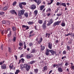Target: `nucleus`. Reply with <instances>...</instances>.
Instances as JSON below:
<instances>
[{
  "label": "nucleus",
  "instance_id": "nucleus-1",
  "mask_svg": "<svg viewBox=\"0 0 74 74\" xmlns=\"http://www.w3.org/2000/svg\"><path fill=\"white\" fill-rule=\"evenodd\" d=\"M23 66L24 69H26L27 71H29L31 67L30 65H28V64H25Z\"/></svg>",
  "mask_w": 74,
  "mask_h": 74
},
{
  "label": "nucleus",
  "instance_id": "nucleus-2",
  "mask_svg": "<svg viewBox=\"0 0 74 74\" xmlns=\"http://www.w3.org/2000/svg\"><path fill=\"white\" fill-rule=\"evenodd\" d=\"M43 29L45 30L47 29V20L44 21L42 25Z\"/></svg>",
  "mask_w": 74,
  "mask_h": 74
},
{
  "label": "nucleus",
  "instance_id": "nucleus-3",
  "mask_svg": "<svg viewBox=\"0 0 74 74\" xmlns=\"http://www.w3.org/2000/svg\"><path fill=\"white\" fill-rule=\"evenodd\" d=\"M18 15L19 16H22V15H23L24 14V11L23 10H19L18 12Z\"/></svg>",
  "mask_w": 74,
  "mask_h": 74
},
{
  "label": "nucleus",
  "instance_id": "nucleus-4",
  "mask_svg": "<svg viewBox=\"0 0 74 74\" xmlns=\"http://www.w3.org/2000/svg\"><path fill=\"white\" fill-rule=\"evenodd\" d=\"M23 5H26V3L25 2H21L19 4V7L21 8V9H22L23 8V7H22Z\"/></svg>",
  "mask_w": 74,
  "mask_h": 74
},
{
  "label": "nucleus",
  "instance_id": "nucleus-5",
  "mask_svg": "<svg viewBox=\"0 0 74 74\" xmlns=\"http://www.w3.org/2000/svg\"><path fill=\"white\" fill-rule=\"evenodd\" d=\"M19 45L20 47H18V49L19 50H22L23 49V43L19 42Z\"/></svg>",
  "mask_w": 74,
  "mask_h": 74
},
{
  "label": "nucleus",
  "instance_id": "nucleus-6",
  "mask_svg": "<svg viewBox=\"0 0 74 74\" xmlns=\"http://www.w3.org/2000/svg\"><path fill=\"white\" fill-rule=\"evenodd\" d=\"M36 8V6L34 5H31L29 7V8L31 10H35Z\"/></svg>",
  "mask_w": 74,
  "mask_h": 74
},
{
  "label": "nucleus",
  "instance_id": "nucleus-7",
  "mask_svg": "<svg viewBox=\"0 0 74 74\" xmlns=\"http://www.w3.org/2000/svg\"><path fill=\"white\" fill-rule=\"evenodd\" d=\"M10 12L13 15L14 14H16V15H17V13H16V12L15 11V10H12L10 11Z\"/></svg>",
  "mask_w": 74,
  "mask_h": 74
},
{
  "label": "nucleus",
  "instance_id": "nucleus-8",
  "mask_svg": "<svg viewBox=\"0 0 74 74\" xmlns=\"http://www.w3.org/2000/svg\"><path fill=\"white\" fill-rule=\"evenodd\" d=\"M53 22V20L52 19H51L48 22V23L47 24V26H49L51 24H52V23Z\"/></svg>",
  "mask_w": 74,
  "mask_h": 74
},
{
  "label": "nucleus",
  "instance_id": "nucleus-9",
  "mask_svg": "<svg viewBox=\"0 0 74 74\" xmlns=\"http://www.w3.org/2000/svg\"><path fill=\"white\" fill-rule=\"evenodd\" d=\"M50 52H51V53L52 55H53L54 53L55 54H56V51H53V49L50 50Z\"/></svg>",
  "mask_w": 74,
  "mask_h": 74
},
{
  "label": "nucleus",
  "instance_id": "nucleus-10",
  "mask_svg": "<svg viewBox=\"0 0 74 74\" xmlns=\"http://www.w3.org/2000/svg\"><path fill=\"white\" fill-rule=\"evenodd\" d=\"M22 27V28H26L25 30H28L29 29V27L27 25H23Z\"/></svg>",
  "mask_w": 74,
  "mask_h": 74
},
{
  "label": "nucleus",
  "instance_id": "nucleus-11",
  "mask_svg": "<svg viewBox=\"0 0 74 74\" xmlns=\"http://www.w3.org/2000/svg\"><path fill=\"white\" fill-rule=\"evenodd\" d=\"M48 47L49 49H52V44L51 42H49L48 43Z\"/></svg>",
  "mask_w": 74,
  "mask_h": 74
},
{
  "label": "nucleus",
  "instance_id": "nucleus-12",
  "mask_svg": "<svg viewBox=\"0 0 74 74\" xmlns=\"http://www.w3.org/2000/svg\"><path fill=\"white\" fill-rule=\"evenodd\" d=\"M1 68L2 69H7V66L6 65L3 64L1 66Z\"/></svg>",
  "mask_w": 74,
  "mask_h": 74
},
{
  "label": "nucleus",
  "instance_id": "nucleus-13",
  "mask_svg": "<svg viewBox=\"0 0 74 74\" xmlns=\"http://www.w3.org/2000/svg\"><path fill=\"white\" fill-rule=\"evenodd\" d=\"M49 52H50V50L49 49H47L46 50V52L45 53V54L46 55H47V56H48L49 55Z\"/></svg>",
  "mask_w": 74,
  "mask_h": 74
},
{
  "label": "nucleus",
  "instance_id": "nucleus-14",
  "mask_svg": "<svg viewBox=\"0 0 74 74\" xmlns=\"http://www.w3.org/2000/svg\"><path fill=\"white\" fill-rule=\"evenodd\" d=\"M20 68L22 71H23V70H24V69H25V68H24V67H23V64L20 65Z\"/></svg>",
  "mask_w": 74,
  "mask_h": 74
},
{
  "label": "nucleus",
  "instance_id": "nucleus-15",
  "mask_svg": "<svg viewBox=\"0 0 74 74\" xmlns=\"http://www.w3.org/2000/svg\"><path fill=\"white\" fill-rule=\"evenodd\" d=\"M58 70L59 72H60V73H62V72H63V69H62V68L58 67Z\"/></svg>",
  "mask_w": 74,
  "mask_h": 74
},
{
  "label": "nucleus",
  "instance_id": "nucleus-16",
  "mask_svg": "<svg viewBox=\"0 0 74 74\" xmlns=\"http://www.w3.org/2000/svg\"><path fill=\"white\" fill-rule=\"evenodd\" d=\"M36 3H37V5H39L40 4H41V1L40 0H37V1H36Z\"/></svg>",
  "mask_w": 74,
  "mask_h": 74
},
{
  "label": "nucleus",
  "instance_id": "nucleus-17",
  "mask_svg": "<svg viewBox=\"0 0 74 74\" xmlns=\"http://www.w3.org/2000/svg\"><path fill=\"white\" fill-rule=\"evenodd\" d=\"M29 55H27L26 56V58L27 59H30L32 56V54H29Z\"/></svg>",
  "mask_w": 74,
  "mask_h": 74
},
{
  "label": "nucleus",
  "instance_id": "nucleus-18",
  "mask_svg": "<svg viewBox=\"0 0 74 74\" xmlns=\"http://www.w3.org/2000/svg\"><path fill=\"white\" fill-rule=\"evenodd\" d=\"M21 61L22 62V63H23L25 62V59L23 58H21V60H19V62L18 63V64H20L21 63Z\"/></svg>",
  "mask_w": 74,
  "mask_h": 74
},
{
  "label": "nucleus",
  "instance_id": "nucleus-19",
  "mask_svg": "<svg viewBox=\"0 0 74 74\" xmlns=\"http://www.w3.org/2000/svg\"><path fill=\"white\" fill-rule=\"evenodd\" d=\"M35 62H36V61L34 60L31 61L29 62V63L28 64H34L35 63Z\"/></svg>",
  "mask_w": 74,
  "mask_h": 74
},
{
  "label": "nucleus",
  "instance_id": "nucleus-20",
  "mask_svg": "<svg viewBox=\"0 0 74 74\" xmlns=\"http://www.w3.org/2000/svg\"><path fill=\"white\" fill-rule=\"evenodd\" d=\"M36 52V49L35 48H34L32 49V51L31 52V53H35Z\"/></svg>",
  "mask_w": 74,
  "mask_h": 74
},
{
  "label": "nucleus",
  "instance_id": "nucleus-21",
  "mask_svg": "<svg viewBox=\"0 0 74 74\" xmlns=\"http://www.w3.org/2000/svg\"><path fill=\"white\" fill-rule=\"evenodd\" d=\"M56 25H59L58 23V22H57V21L56 22L54 23L53 26L54 27H55V26H56Z\"/></svg>",
  "mask_w": 74,
  "mask_h": 74
},
{
  "label": "nucleus",
  "instance_id": "nucleus-22",
  "mask_svg": "<svg viewBox=\"0 0 74 74\" xmlns=\"http://www.w3.org/2000/svg\"><path fill=\"white\" fill-rule=\"evenodd\" d=\"M11 35H12V31H11V30H10L9 33L8 34V37H10Z\"/></svg>",
  "mask_w": 74,
  "mask_h": 74
},
{
  "label": "nucleus",
  "instance_id": "nucleus-23",
  "mask_svg": "<svg viewBox=\"0 0 74 74\" xmlns=\"http://www.w3.org/2000/svg\"><path fill=\"white\" fill-rule=\"evenodd\" d=\"M13 67H14V66H13V64H11L9 66V67L10 69H12V68H13Z\"/></svg>",
  "mask_w": 74,
  "mask_h": 74
},
{
  "label": "nucleus",
  "instance_id": "nucleus-24",
  "mask_svg": "<svg viewBox=\"0 0 74 74\" xmlns=\"http://www.w3.org/2000/svg\"><path fill=\"white\" fill-rule=\"evenodd\" d=\"M61 5H62V6H63L64 7H66V3H62L61 4Z\"/></svg>",
  "mask_w": 74,
  "mask_h": 74
},
{
  "label": "nucleus",
  "instance_id": "nucleus-25",
  "mask_svg": "<svg viewBox=\"0 0 74 74\" xmlns=\"http://www.w3.org/2000/svg\"><path fill=\"white\" fill-rule=\"evenodd\" d=\"M8 51L10 53H11L12 51V49H11V48L10 47H9Z\"/></svg>",
  "mask_w": 74,
  "mask_h": 74
},
{
  "label": "nucleus",
  "instance_id": "nucleus-26",
  "mask_svg": "<svg viewBox=\"0 0 74 74\" xmlns=\"http://www.w3.org/2000/svg\"><path fill=\"white\" fill-rule=\"evenodd\" d=\"M43 22V21H42V20H40L38 21V23H39V24H40V25L42 24Z\"/></svg>",
  "mask_w": 74,
  "mask_h": 74
},
{
  "label": "nucleus",
  "instance_id": "nucleus-27",
  "mask_svg": "<svg viewBox=\"0 0 74 74\" xmlns=\"http://www.w3.org/2000/svg\"><path fill=\"white\" fill-rule=\"evenodd\" d=\"M71 48L70 46L67 45L66 46V49L67 51H70Z\"/></svg>",
  "mask_w": 74,
  "mask_h": 74
},
{
  "label": "nucleus",
  "instance_id": "nucleus-28",
  "mask_svg": "<svg viewBox=\"0 0 74 74\" xmlns=\"http://www.w3.org/2000/svg\"><path fill=\"white\" fill-rule=\"evenodd\" d=\"M38 13V10H36L34 11V14H35V16L37 15V14Z\"/></svg>",
  "mask_w": 74,
  "mask_h": 74
},
{
  "label": "nucleus",
  "instance_id": "nucleus-29",
  "mask_svg": "<svg viewBox=\"0 0 74 74\" xmlns=\"http://www.w3.org/2000/svg\"><path fill=\"white\" fill-rule=\"evenodd\" d=\"M34 22H32V21H29L28 22H27V23L28 24V25H33V24H34Z\"/></svg>",
  "mask_w": 74,
  "mask_h": 74
},
{
  "label": "nucleus",
  "instance_id": "nucleus-30",
  "mask_svg": "<svg viewBox=\"0 0 74 74\" xmlns=\"http://www.w3.org/2000/svg\"><path fill=\"white\" fill-rule=\"evenodd\" d=\"M41 47V51H44V49H45V48L44 47V46H42V45H41L40 46Z\"/></svg>",
  "mask_w": 74,
  "mask_h": 74
},
{
  "label": "nucleus",
  "instance_id": "nucleus-31",
  "mask_svg": "<svg viewBox=\"0 0 74 74\" xmlns=\"http://www.w3.org/2000/svg\"><path fill=\"white\" fill-rule=\"evenodd\" d=\"M40 9L41 11H42L44 8V5H41L40 7Z\"/></svg>",
  "mask_w": 74,
  "mask_h": 74
},
{
  "label": "nucleus",
  "instance_id": "nucleus-32",
  "mask_svg": "<svg viewBox=\"0 0 74 74\" xmlns=\"http://www.w3.org/2000/svg\"><path fill=\"white\" fill-rule=\"evenodd\" d=\"M38 69H36L34 70V72L36 74H37V73H38Z\"/></svg>",
  "mask_w": 74,
  "mask_h": 74
},
{
  "label": "nucleus",
  "instance_id": "nucleus-33",
  "mask_svg": "<svg viewBox=\"0 0 74 74\" xmlns=\"http://www.w3.org/2000/svg\"><path fill=\"white\" fill-rule=\"evenodd\" d=\"M24 15L25 17L27 18L28 17V13L27 12H25L24 13Z\"/></svg>",
  "mask_w": 74,
  "mask_h": 74
},
{
  "label": "nucleus",
  "instance_id": "nucleus-34",
  "mask_svg": "<svg viewBox=\"0 0 74 74\" xmlns=\"http://www.w3.org/2000/svg\"><path fill=\"white\" fill-rule=\"evenodd\" d=\"M61 25L63 27L65 26V25H66V24H65V23H64L63 22H62L61 23Z\"/></svg>",
  "mask_w": 74,
  "mask_h": 74
},
{
  "label": "nucleus",
  "instance_id": "nucleus-35",
  "mask_svg": "<svg viewBox=\"0 0 74 74\" xmlns=\"http://www.w3.org/2000/svg\"><path fill=\"white\" fill-rule=\"evenodd\" d=\"M47 66H45L44 68V71H46V70H47Z\"/></svg>",
  "mask_w": 74,
  "mask_h": 74
},
{
  "label": "nucleus",
  "instance_id": "nucleus-36",
  "mask_svg": "<svg viewBox=\"0 0 74 74\" xmlns=\"http://www.w3.org/2000/svg\"><path fill=\"white\" fill-rule=\"evenodd\" d=\"M16 40V37L14 36L13 38V41L14 42H15V41Z\"/></svg>",
  "mask_w": 74,
  "mask_h": 74
},
{
  "label": "nucleus",
  "instance_id": "nucleus-37",
  "mask_svg": "<svg viewBox=\"0 0 74 74\" xmlns=\"http://www.w3.org/2000/svg\"><path fill=\"white\" fill-rule=\"evenodd\" d=\"M8 6H5L3 8V10L4 11H6V10H7V9H8Z\"/></svg>",
  "mask_w": 74,
  "mask_h": 74
},
{
  "label": "nucleus",
  "instance_id": "nucleus-38",
  "mask_svg": "<svg viewBox=\"0 0 74 74\" xmlns=\"http://www.w3.org/2000/svg\"><path fill=\"white\" fill-rule=\"evenodd\" d=\"M16 3H17L16 1H14L12 4V5H13V6H14V5H15L16 4Z\"/></svg>",
  "mask_w": 74,
  "mask_h": 74
},
{
  "label": "nucleus",
  "instance_id": "nucleus-39",
  "mask_svg": "<svg viewBox=\"0 0 74 74\" xmlns=\"http://www.w3.org/2000/svg\"><path fill=\"white\" fill-rule=\"evenodd\" d=\"M19 73V70L18 69L16 70V72L15 73V74H18V73Z\"/></svg>",
  "mask_w": 74,
  "mask_h": 74
},
{
  "label": "nucleus",
  "instance_id": "nucleus-40",
  "mask_svg": "<svg viewBox=\"0 0 74 74\" xmlns=\"http://www.w3.org/2000/svg\"><path fill=\"white\" fill-rule=\"evenodd\" d=\"M63 55H66L67 53V51L66 50H64L62 53Z\"/></svg>",
  "mask_w": 74,
  "mask_h": 74
},
{
  "label": "nucleus",
  "instance_id": "nucleus-41",
  "mask_svg": "<svg viewBox=\"0 0 74 74\" xmlns=\"http://www.w3.org/2000/svg\"><path fill=\"white\" fill-rule=\"evenodd\" d=\"M12 29L13 30V31H15V30H16V28L14 26L12 27Z\"/></svg>",
  "mask_w": 74,
  "mask_h": 74
},
{
  "label": "nucleus",
  "instance_id": "nucleus-42",
  "mask_svg": "<svg viewBox=\"0 0 74 74\" xmlns=\"http://www.w3.org/2000/svg\"><path fill=\"white\" fill-rule=\"evenodd\" d=\"M71 70H73L74 71V66H71Z\"/></svg>",
  "mask_w": 74,
  "mask_h": 74
},
{
  "label": "nucleus",
  "instance_id": "nucleus-43",
  "mask_svg": "<svg viewBox=\"0 0 74 74\" xmlns=\"http://www.w3.org/2000/svg\"><path fill=\"white\" fill-rule=\"evenodd\" d=\"M33 45V44L32 42L29 43V45L30 47H32V45Z\"/></svg>",
  "mask_w": 74,
  "mask_h": 74
},
{
  "label": "nucleus",
  "instance_id": "nucleus-44",
  "mask_svg": "<svg viewBox=\"0 0 74 74\" xmlns=\"http://www.w3.org/2000/svg\"><path fill=\"white\" fill-rule=\"evenodd\" d=\"M42 41V37H41L39 41V42H41Z\"/></svg>",
  "mask_w": 74,
  "mask_h": 74
},
{
  "label": "nucleus",
  "instance_id": "nucleus-45",
  "mask_svg": "<svg viewBox=\"0 0 74 74\" xmlns=\"http://www.w3.org/2000/svg\"><path fill=\"white\" fill-rule=\"evenodd\" d=\"M4 12H1L0 13V15H4Z\"/></svg>",
  "mask_w": 74,
  "mask_h": 74
},
{
  "label": "nucleus",
  "instance_id": "nucleus-46",
  "mask_svg": "<svg viewBox=\"0 0 74 74\" xmlns=\"http://www.w3.org/2000/svg\"><path fill=\"white\" fill-rule=\"evenodd\" d=\"M68 43L70 44H71V43H72V40H69V41H68Z\"/></svg>",
  "mask_w": 74,
  "mask_h": 74
},
{
  "label": "nucleus",
  "instance_id": "nucleus-47",
  "mask_svg": "<svg viewBox=\"0 0 74 74\" xmlns=\"http://www.w3.org/2000/svg\"><path fill=\"white\" fill-rule=\"evenodd\" d=\"M2 23L3 24H5V23H6V22H5V20H3V21H2Z\"/></svg>",
  "mask_w": 74,
  "mask_h": 74
},
{
  "label": "nucleus",
  "instance_id": "nucleus-48",
  "mask_svg": "<svg viewBox=\"0 0 74 74\" xmlns=\"http://www.w3.org/2000/svg\"><path fill=\"white\" fill-rule=\"evenodd\" d=\"M33 32H34V31H33V30L31 31L29 33V34H32V33H33Z\"/></svg>",
  "mask_w": 74,
  "mask_h": 74
},
{
  "label": "nucleus",
  "instance_id": "nucleus-49",
  "mask_svg": "<svg viewBox=\"0 0 74 74\" xmlns=\"http://www.w3.org/2000/svg\"><path fill=\"white\" fill-rule=\"evenodd\" d=\"M11 28H9L8 29V30H7V33H8V31H11Z\"/></svg>",
  "mask_w": 74,
  "mask_h": 74
},
{
  "label": "nucleus",
  "instance_id": "nucleus-50",
  "mask_svg": "<svg viewBox=\"0 0 74 74\" xmlns=\"http://www.w3.org/2000/svg\"><path fill=\"white\" fill-rule=\"evenodd\" d=\"M59 8H57L56 10L55 13H56V12H58V10H59Z\"/></svg>",
  "mask_w": 74,
  "mask_h": 74
},
{
  "label": "nucleus",
  "instance_id": "nucleus-51",
  "mask_svg": "<svg viewBox=\"0 0 74 74\" xmlns=\"http://www.w3.org/2000/svg\"><path fill=\"white\" fill-rule=\"evenodd\" d=\"M62 15V14H57V16H60Z\"/></svg>",
  "mask_w": 74,
  "mask_h": 74
},
{
  "label": "nucleus",
  "instance_id": "nucleus-52",
  "mask_svg": "<svg viewBox=\"0 0 74 74\" xmlns=\"http://www.w3.org/2000/svg\"><path fill=\"white\" fill-rule=\"evenodd\" d=\"M24 57L23 54H22L20 56V58H23Z\"/></svg>",
  "mask_w": 74,
  "mask_h": 74
},
{
  "label": "nucleus",
  "instance_id": "nucleus-53",
  "mask_svg": "<svg viewBox=\"0 0 74 74\" xmlns=\"http://www.w3.org/2000/svg\"><path fill=\"white\" fill-rule=\"evenodd\" d=\"M67 57H66V56H63V57H62V59L63 60V59H64V58H66Z\"/></svg>",
  "mask_w": 74,
  "mask_h": 74
},
{
  "label": "nucleus",
  "instance_id": "nucleus-54",
  "mask_svg": "<svg viewBox=\"0 0 74 74\" xmlns=\"http://www.w3.org/2000/svg\"><path fill=\"white\" fill-rule=\"evenodd\" d=\"M26 44H25V45H24V49H26Z\"/></svg>",
  "mask_w": 74,
  "mask_h": 74
},
{
  "label": "nucleus",
  "instance_id": "nucleus-55",
  "mask_svg": "<svg viewBox=\"0 0 74 74\" xmlns=\"http://www.w3.org/2000/svg\"><path fill=\"white\" fill-rule=\"evenodd\" d=\"M30 1H31L32 2V1H35V2H36V3H37V0H30Z\"/></svg>",
  "mask_w": 74,
  "mask_h": 74
},
{
  "label": "nucleus",
  "instance_id": "nucleus-56",
  "mask_svg": "<svg viewBox=\"0 0 74 74\" xmlns=\"http://www.w3.org/2000/svg\"><path fill=\"white\" fill-rule=\"evenodd\" d=\"M14 57H15L16 60H17L18 59V57H17V56L14 55Z\"/></svg>",
  "mask_w": 74,
  "mask_h": 74
},
{
  "label": "nucleus",
  "instance_id": "nucleus-57",
  "mask_svg": "<svg viewBox=\"0 0 74 74\" xmlns=\"http://www.w3.org/2000/svg\"><path fill=\"white\" fill-rule=\"evenodd\" d=\"M71 36H72V37H74V34L72 33H71Z\"/></svg>",
  "mask_w": 74,
  "mask_h": 74
},
{
  "label": "nucleus",
  "instance_id": "nucleus-58",
  "mask_svg": "<svg viewBox=\"0 0 74 74\" xmlns=\"http://www.w3.org/2000/svg\"><path fill=\"white\" fill-rule=\"evenodd\" d=\"M58 66V64H54L53 65V67H56V66Z\"/></svg>",
  "mask_w": 74,
  "mask_h": 74
},
{
  "label": "nucleus",
  "instance_id": "nucleus-59",
  "mask_svg": "<svg viewBox=\"0 0 74 74\" xmlns=\"http://www.w3.org/2000/svg\"><path fill=\"white\" fill-rule=\"evenodd\" d=\"M51 2L49 3L50 4H52L53 2V0H51Z\"/></svg>",
  "mask_w": 74,
  "mask_h": 74
},
{
  "label": "nucleus",
  "instance_id": "nucleus-60",
  "mask_svg": "<svg viewBox=\"0 0 74 74\" xmlns=\"http://www.w3.org/2000/svg\"><path fill=\"white\" fill-rule=\"evenodd\" d=\"M3 46H4V45H2L1 46V48L2 50H3Z\"/></svg>",
  "mask_w": 74,
  "mask_h": 74
},
{
  "label": "nucleus",
  "instance_id": "nucleus-61",
  "mask_svg": "<svg viewBox=\"0 0 74 74\" xmlns=\"http://www.w3.org/2000/svg\"><path fill=\"white\" fill-rule=\"evenodd\" d=\"M65 65L66 66H67L69 65V64H68V62H66L65 63Z\"/></svg>",
  "mask_w": 74,
  "mask_h": 74
},
{
  "label": "nucleus",
  "instance_id": "nucleus-62",
  "mask_svg": "<svg viewBox=\"0 0 74 74\" xmlns=\"http://www.w3.org/2000/svg\"><path fill=\"white\" fill-rule=\"evenodd\" d=\"M48 11H49V12H50V11H51V9L50 8H49L48 9Z\"/></svg>",
  "mask_w": 74,
  "mask_h": 74
},
{
  "label": "nucleus",
  "instance_id": "nucleus-63",
  "mask_svg": "<svg viewBox=\"0 0 74 74\" xmlns=\"http://www.w3.org/2000/svg\"><path fill=\"white\" fill-rule=\"evenodd\" d=\"M4 31L3 30L1 32V34L3 35L4 34Z\"/></svg>",
  "mask_w": 74,
  "mask_h": 74
},
{
  "label": "nucleus",
  "instance_id": "nucleus-64",
  "mask_svg": "<svg viewBox=\"0 0 74 74\" xmlns=\"http://www.w3.org/2000/svg\"><path fill=\"white\" fill-rule=\"evenodd\" d=\"M60 4V3L59 2H58L57 3V5H59Z\"/></svg>",
  "mask_w": 74,
  "mask_h": 74
}]
</instances>
